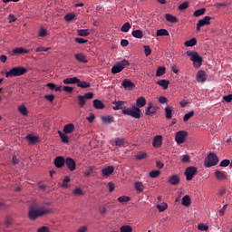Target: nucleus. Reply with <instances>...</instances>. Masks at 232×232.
<instances>
[{
	"mask_svg": "<svg viewBox=\"0 0 232 232\" xmlns=\"http://www.w3.org/2000/svg\"><path fill=\"white\" fill-rule=\"evenodd\" d=\"M92 173H93V167H90V168L84 172V175H85V177H90Z\"/></svg>",
	"mask_w": 232,
	"mask_h": 232,
	"instance_id": "69168bd1",
	"label": "nucleus"
},
{
	"mask_svg": "<svg viewBox=\"0 0 232 232\" xmlns=\"http://www.w3.org/2000/svg\"><path fill=\"white\" fill-rule=\"evenodd\" d=\"M114 142L116 146H119V148L124 146L125 143L124 139L122 138H115Z\"/></svg>",
	"mask_w": 232,
	"mask_h": 232,
	"instance_id": "8fccbe9b",
	"label": "nucleus"
},
{
	"mask_svg": "<svg viewBox=\"0 0 232 232\" xmlns=\"http://www.w3.org/2000/svg\"><path fill=\"white\" fill-rule=\"evenodd\" d=\"M157 113V108L150 103L148 109L146 110V115H155Z\"/></svg>",
	"mask_w": 232,
	"mask_h": 232,
	"instance_id": "cd10ccee",
	"label": "nucleus"
},
{
	"mask_svg": "<svg viewBox=\"0 0 232 232\" xmlns=\"http://www.w3.org/2000/svg\"><path fill=\"white\" fill-rule=\"evenodd\" d=\"M193 115H195L194 111H191L188 113H186L183 117V121L188 122V121H189L191 119V117H193Z\"/></svg>",
	"mask_w": 232,
	"mask_h": 232,
	"instance_id": "a18cd8bd",
	"label": "nucleus"
},
{
	"mask_svg": "<svg viewBox=\"0 0 232 232\" xmlns=\"http://www.w3.org/2000/svg\"><path fill=\"white\" fill-rule=\"evenodd\" d=\"M121 86H123L124 90H135V83H133L130 79H124L121 82Z\"/></svg>",
	"mask_w": 232,
	"mask_h": 232,
	"instance_id": "9b49d317",
	"label": "nucleus"
},
{
	"mask_svg": "<svg viewBox=\"0 0 232 232\" xmlns=\"http://www.w3.org/2000/svg\"><path fill=\"white\" fill-rule=\"evenodd\" d=\"M49 213H52L51 208L39 207V203H37V200L35 199H33L31 201V205L29 207V213H28V217L30 220H35V218L39 217H43V215H48Z\"/></svg>",
	"mask_w": 232,
	"mask_h": 232,
	"instance_id": "f03ea898",
	"label": "nucleus"
},
{
	"mask_svg": "<svg viewBox=\"0 0 232 232\" xmlns=\"http://www.w3.org/2000/svg\"><path fill=\"white\" fill-rule=\"evenodd\" d=\"M74 58L76 59V61H78V63H88V60L86 59V55H84V53H82L74 54Z\"/></svg>",
	"mask_w": 232,
	"mask_h": 232,
	"instance_id": "aec40b11",
	"label": "nucleus"
},
{
	"mask_svg": "<svg viewBox=\"0 0 232 232\" xmlns=\"http://www.w3.org/2000/svg\"><path fill=\"white\" fill-rule=\"evenodd\" d=\"M218 164V156L215 153H209L204 161L205 168H213Z\"/></svg>",
	"mask_w": 232,
	"mask_h": 232,
	"instance_id": "423d86ee",
	"label": "nucleus"
},
{
	"mask_svg": "<svg viewBox=\"0 0 232 232\" xmlns=\"http://www.w3.org/2000/svg\"><path fill=\"white\" fill-rule=\"evenodd\" d=\"M157 37L168 36L169 35V32L166 29H159L156 33Z\"/></svg>",
	"mask_w": 232,
	"mask_h": 232,
	"instance_id": "f704fd0d",
	"label": "nucleus"
},
{
	"mask_svg": "<svg viewBox=\"0 0 232 232\" xmlns=\"http://www.w3.org/2000/svg\"><path fill=\"white\" fill-rule=\"evenodd\" d=\"M13 53H14V55H19L21 53H30V51H28L23 47H18V48H14L13 50Z\"/></svg>",
	"mask_w": 232,
	"mask_h": 232,
	"instance_id": "a878e982",
	"label": "nucleus"
},
{
	"mask_svg": "<svg viewBox=\"0 0 232 232\" xmlns=\"http://www.w3.org/2000/svg\"><path fill=\"white\" fill-rule=\"evenodd\" d=\"M75 131V125L73 123H68L63 126V133L70 135Z\"/></svg>",
	"mask_w": 232,
	"mask_h": 232,
	"instance_id": "ddd939ff",
	"label": "nucleus"
},
{
	"mask_svg": "<svg viewBox=\"0 0 232 232\" xmlns=\"http://www.w3.org/2000/svg\"><path fill=\"white\" fill-rule=\"evenodd\" d=\"M186 137H188V131L179 130L176 133L175 140L177 144H184L186 140Z\"/></svg>",
	"mask_w": 232,
	"mask_h": 232,
	"instance_id": "6e6552de",
	"label": "nucleus"
},
{
	"mask_svg": "<svg viewBox=\"0 0 232 232\" xmlns=\"http://www.w3.org/2000/svg\"><path fill=\"white\" fill-rule=\"evenodd\" d=\"M227 209V204H225L223 208L219 210V217H224V213H226V210Z\"/></svg>",
	"mask_w": 232,
	"mask_h": 232,
	"instance_id": "e2e57ef3",
	"label": "nucleus"
},
{
	"mask_svg": "<svg viewBox=\"0 0 232 232\" xmlns=\"http://www.w3.org/2000/svg\"><path fill=\"white\" fill-rule=\"evenodd\" d=\"M157 209L160 211V213H162L163 211H166V209H168V204L162 203L161 205H157Z\"/></svg>",
	"mask_w": 232,
	"mask_h": 232,
	"instance_id": "3c124183",
	"label": "nucleus"
},
{
	"mask_svg": "<svg viewBox=\"0 0 232 232\" xmlns=\"http://www.w3.org/2000/svg\"><path fill=\"white\" fill-rule=\"evenodd\" d=\"M185 46H195L197 44V38H191L184 43Z\"/></svg>",
	"mask_w": 232,
	"mask_h": 232,
	"instance_id": "a19ab883",
	"label": "nucleus"
},
{
	"mask_svg": "<svg viewBox=\"0 0 232 232\" xmlns=\"http://www.w3.org/2000/svg\"><path fill=\"white\" fill-rule=\"evenodd\" d=\"M64 164H66V160H64V157L58 156L54 159V166L56 168H63Z\"/></svg>",
	"mask_w": 232,
	"mask_h": 232,
	"instance_id": "f8f14e48",
	"label": "nucleus"
},
{
	"mask_svg": "<svg viewBox=\"0 0 232 232\" xmlns=\"http://www.w3.org/2000/svg\"><path fill=\"white\" fill-rule=\"evenodd\" d=\"M181 204L186 208H189V206H191V198H189L188 195H186L182 198Z\"/></svg>",
	"mask_w": 232,
	"mask_h": 232,
	"instance_id": "393cba45",
	"label": "nucleus"
},
{
	"mask_svg": "<svg viewBox=\"0 0 232 232\" xmlns=\"http://www.w3.org/2000/svg\"><path fill=\"white\" fill-rule=\"evenodd\" d=\"M135 189L138 190L139 193H142V191H144V185L142 184V182H136Z\"/></svg>",
	"mask_w": 232,
	"mask_h": 232,
	"instance_id": "49530a36",
	"label": "nucleus"
},
{
	"mask_svg": "<svg viewBox=\"0 0 232 232\" xmlns=\"http://www.w3.org/2000/svg\"><path fill=\"white\" fill-rule=\"evenodd\" d=\"M44 99L46 101H49V102H53L54 99H55V96L53 94H46L44 96Z\"/></svg>",
	"mask_w": 232,
	"mask_h": 232,
	"instance_id": "13d9d810",
	"label": "nucleus"
},
{
	"mask_svg": "<svg viewBox=\"0 0 232 232\" xmlns=\"http://www.w3.org/2000/svg\"><path fill=\"white\" fill-rule=\"evenodd\" d=\"M37 232H50V228L48 227H41L37 229Z\"/></svg>",
	"mask_w": 232,
	"mask_h": 232,
	"instance_id": "338daca9",
	"label": "nucleus"
},
{
	"mask_svg": "<svg viewBox=\"0 0 232 232\" xmlns=\"http://www.w3.org/2000/svg\"><path fill=\"white\" fill-rule=\"evenodd\" d=\"M206 14V8H200L194 12L195 17H200V15H204Z\"/></svg>",
	"mask_w": 232,
	"mask_h": 232,
	"instance_id": "c03bdc74",
	"label": "nucleus"
},
{
	"mask_svg": "<svg viewBox=\"0 0 232 232\" xmlns=\"http://www.w3.org/2000/svg\"><path fill=\"white\" fill-rule=\"evenodd\" d=\"M165 19L168 23H179V18L171 14H166Z\"/></svg>",
	"mask_w": 232,
	"mask_h": 232,
	"instance_id": "4be33fe9",
	"label": "nucleus"
},
{
	"mask_svg": "<svg viewBox=\"0 0 232 232\" xmlns=\"http://www.w3.org/2000/svg\"><path fill=\"white\" fill-rule=\"evenodd\" d=\"M160 176V170H152L149 173V177L150 179H157V177Z\"/></svg>",
	"mask_w": 232,
	"mask_h": 232,
	"instance_id": "09e8293b",
	"label": "nucleus"
},
{
	"mask_svg": "<svg viewBox=\"0 0 232 232\" xmlns=\"http://www.w3.org/2000/svg\"><path fill=\"white\" fill-rule=\"evenodd\" d=\"M26 139H27V140L29 141L30 144H35V142H37V140H38L37 137L32 136L30 134H28L26 136Z\"/></svg>",
	"mask_w": 232,
	"mask_h": 232,
	"instance_id": "de8ad7c7",
	"label": "nucleus"
},
{
	"mask_svg": "<svg viewBox=\"0 0 232 232\" xmlns=\"http://www.w3.org/2000/svg\"><path fill=\"white\" fill-rule=\"evenodd\" d=\"M187 57H190V61L193 63L194 68H200L202 66V58L198 52L187 51Z\"/></svg>",
	"mask_w": 232,
	"mask_h": 232,
	"instance_id": "7ed1b4c3",
	"label": "nucleus"
},
{
	"mask_svg": "<svg viewBox=\"0 0 232 232\" xmlns=\"http://www.w3.org/2000/svg\"><path fill=\"white\" fill-rule=\"evenodd\" d=\"M166 73V67H159L156 71V77H162Z\"/></svg>",
	"mask_w": 232,
	"mask_h": 232,
	"instance_id": "58836bf2",
	"label": "nucleus"
},
{
	"mask_svg": "<svg viewBox=\"0 0 232 232\" xmlns=\"http://www.w3.org/2000/svg\"><path fill=\"white\" fill-rule=\"evenodd\" d=\"M64 19L67 23H70V21H73V19H75V13L66 14Z\"/></svg>",
	"mask_w": 232,
	"mask_h": 232,
	"instance_id": "79ce46f5",
	"label": "nucleus"
},
{
	"mask_svg": "<svg viewBox=\"0 0 232 232\" xmlns=\"http://www.w3.org/2000/svg\"><path fill=\"white\" fill-rule=\"evenodd\" d=\"M92 104L95 110H104V103L99 99L93 100Z\"/></svg>",
	"mask_w": 232,
	"mask_h": 232,
	"instance_id": "412c9836",
	"label": "nucleus"
},
{
	"mask_svg": "<svg viewBox=\"0 0 232 232\" xmlns=\"http://www.w3.org/2000/svg\"><path fill=\"white\" fill-rule=\"evenodd\" d=\"M72 195H75L76 197H81V196L84 195V192L82 191V189H81V188H76L73 190Z\"/></svg>",
	"mask_w": 232,
	"mask_h": 232,
	"instance_id": "864d4df0",
	"label": "nucleus"
},
{
	"mask_svg": "<svg viewBox=\"0 0 232 232\" xmlns=\"http://www.w3.org/2000/svg\"><path fill=\"white\" fill-rule=\"evenodd\" d=\"M18 111L19 113H21V115H24V117L25 115H28V109L24 105L18 106Z\"/></svg>",
	"mask_w": 232,
	"mask_h": 232,
	"instance_id": "e433bc0d",
	"label": "nucleus"
},
{
	"mask_svg": "<svg viewBox=\"0 0 232 232\" xmlns=\"http://www.w3.org/2000/svg\"><path fill=\"white\" fill-rule=\"evenodd\" d=\"M158 86H160L163 88V90H168V87L169 86V81L168 80H160L156 82Z\"/></svg>",
	"mask_w": 232,
	"mask_h": 232,
	"instance_id": "5701e85b",
	"label": "nucleus"
},
{
	"mask_svg": "<svg viewBox=\"0 0 232 232\" xmlns=\"http://www.w3.org/2000/svg\"><path fill=\"white\" fill-rule=\"evenodd\" d=\"M77 34L80 35V37H88V35H90V30H88V29H79L77 31Z\"/></svg>",
	"mask_w": 232,
	"mask_h": 232,
	"instance_id": "7c9ffc66",
	"label": "nucleus"
},
{
	"mask_svg": "<svg viewBox=\"0 0 232 232\" xmlns=\"http://www.w3.org/2000/svg\"><path fill=\"white\" fill-rule=\"evenodd\" d=\"M146 104V98L140 97L136 100V106H132L130 108H124L122 111L123 115H129L130 117H133L134 119H140L142 117V111L140 108H144Z\"/></svg>",
	"mask_w": 232,
	"mask_h": 232,
	"instance_id": "f257e3e1",
	"label": "nucleus"
},
{
	"mask_svg": "<svg viewBox=\"0 0 232 232\" xmlns=\"http://www.w3.org/2000/svg\"><path fill=\"white\" fill-rule=\"evenodd\" d=\"M131 34L136 39H142V37H144V33H142V30H140V29H137V30L132 31Z\"/></svg>",
	"mask_w": 232,
	"mask_h": 232,
	"instance_id": "bb28decb",
	"label": "nucleus"
},
{
	"mask_svg": "<svg viewBox=\"0 0 232 232\" xmlns=\"http://www.w3.org/2000/svg\"><path fill=\"white\" fill-rule=\"evenodd\" d=\"M187 8H189V2H184L179 5V10H187Z\"/></svg>",
	"mask_w": 232,
	"mask_h": 232,
	"instance_id": "5fc2aeb1",
	"label": "nucleus"
},
{
	"mask_svg": "<svg viewBox=\"0 0 232 232\" xmlns=\"http://www.w3.org/2000/svg\"><path fill=\"white\" fill-rule=\"evenodd\" d=\"M46 34H47L46 29L41 28L38 33V35L39 37H46Z\"/></svg>",
	"mask_w": 232,
	"mask_h": 232,
	"instance_id": "680f3d73",
	"label": "nucleus"
},
{
	"mask_svg": "<svg viewBox=\"0 0 232 232\" xmlns=\"http://www.w3.org/2000/svg\"><path fill=\"white\" fill-rule=\"evenodd\" d=\"M169 182L172 186H178V184L180 182V178L178 175H172L169 177Z\"/></svg>",
	"mask_w": 232,
	"mask_h": 232,
	"instance_id": "a211bd4d",
	"label": "nucleus"
},
{
	"mask_svg": "<svg viewBox=\"0 0 232 232\" xmlns=\"http://www.w3.org/2000/svg\"><path fill=\"white\" fill-rule=\"evenodd\" d=\"M130 28H131V24H130L129 22H126L121 28V32L123 33H128L130 32Z\"/></svg>",
	"mask_w": 232,
	"mask_h": 232,
	"instance_id": "4c0bfd02",
	"label": "nucleus"
},
{
	"mask_svg": "<svg viewBox=\"0 0 232 232\" xmlns=\"http://www.w3.org/2000/svg\"><path fill=\"white\" fill-rule=\"evenodd\" d=\"M165 115L166 119H171V117H173V108L167 106L165 108Z\"/></svg>",
	"mask_w": 232,
	"mask_h": 232,
	"instance_id": "473e14b6",
	"label": "nucleus"
},
{
	"mask_svg": "<svg viewBox=\"0 0 232 232\" xmlns=\"http://www.w3.org/2000/svg\"><path fill=\"white\" fill-rule=\"evenodd\" d=\"M208 24H211V16H205L198 20L197 23V31L200 32V28H202V26H208Z\"/></svg>",
	"mask_w": 232,
	"mask_h": 232,
	"instance_id": "1a4fd4ad",
	"label": "nucleus"
},
{
	"mask_svg": "<svg viewBox=\"0 0 232 232\" xmlns=\"http://www.w3.org/2000/svg\"><path fill=\"white\" fill-rule=\"evenodd\" d=\"M77 82H79V78L77 77L66 78L63 80V84H77Z\"/></svg>",
	"mask_w": 232,
	"mask_h": 232,
	"instance_id": "b1692460",
	"label": "nucleus"
},
{
	"mask_svg": "<svg viewBox=\"0 0 232 232\" xmlns=\"http://www.w3.org/2000/svg\"><path fill=\"white\" fill-rule=\"evenodd\" d=\"M123 106H124V102L118 101L116 102V105L114 107H112V110H114L115 111H117V110H122V111H124V108H126V107H123Z\"/></svg>",
	"mask_w": 232,
	"mask_h": 232,
	"instance_id": "2f4dec72",
	"label": "nucleus"
},
{
	"mask_svg": "<svg viewBox=\"0 0 232 232\" xmlns=\"http://www.w3.org/2000/svg\"><path fill=\"white\" fill-rule=\"evenodd\" d=\"M115 171V168L113 166H109L102 169V175L103 177H110Z\"/></svg>",
	"mask_w": 232,
	"mask_h": 232,
	"instance_id": "4468645a",
	"label": "nucleus"
},
{
	"mask_svg": "<svg viewBox=\"0 0 232 232\" xmlns=\"http://www.w3.org/2000/svg\"><path fill=\"white\" fill-rule=\"evenodd\" d=\"M146 157H148V153L144 152V151H140L135 155V159L137 160H144V159H146Z\"/></svg>",
	"mask_w": 232,
	"mask_h": 232,
	"instance_id": "72a5a7b5",
	"label": "nucleus"
},
{
	"mask_svg": "<svg viewBox=\"0 0 232 232\" xmlns=\"http://www.w3.org/2000/svg\"><path fill=\"white\" fill-rule=\"evenodd\" d=\"M102 122L103 124H111V122H115V118L113 116H102L101 117Z\"/></svg>",
	"mask_w": 232,
	"mask_h": 232,
	"instance_id": "6ab92c4d",
	"label": "nucleus"
},
{
	"mask_svg": "<svg viewBox=\"0 0 232 232\" xmlns=\"http://www.w3.org/2000/svg\"><path fill=\"white\" fill-rule=\"evenodd\" d=\"M82 97L83 99H93V92H86Z\"/></svg>",
	"mask_w": 232,
	"mask_h": 232,
	"instance_id": "774afa93",
	"label": "nucleus"
},
{
	"mask_svg": "<svg viewBox=\"0 0 232 232\" xmlns=\"http://www.w3.org/2000/svg\"><path fill=\"white\" fill-rule=\"evenodd\" d=\"M196 79H197L198 82H206V81H207L206 72L198 71L197 73Z\"/></svg>",
	"mask_w": 232,
	"mask_h": 232,
	"instance_id": "dca6fc26",
	"label": "nucleus"
},
{
	"mask_svg": "<svg viewBox=\"0 0 232 232\" xmlns=\"http://www.w3.org/2000/svg\"><path fill=\"white\" fill-rule=\"evenodd\" d=\"M197 173H198V171L197 170L196 167H188L185 169V177L187 180H193V179L195 178V175H197Z\"/></svg>",
	"mask_w": 232,
	"mask_h": 232,
	"instance_id": "0eeeda50",
	"label": "nucleus"
},
{
	"mask_svg": "<svg viewBox=\"0 0 232 232\" xmlns=\"http://www.w3.org/2000/svg\"><path fill=\"white\" fill-rule=\"evenodd\" d=\"M144 53L146 55V57H149V55H151V48L150 47V45H144Z\"/></svg>",
	"mask_w": 232,
	"mask_h": 232,
	"instance_id": "6e6d98bb",
	"label": "nucleus"
},
{
	"mask_svg": "<svg viewBox=\"0 0 232 232\" xmlns=\"http://www.w3.org/2000/svg\"><path fill=\"white\" fill-rule=\"evenodd\" d=\"M229 164H231V161H229V160H223L219 166L220 168H227V166H229Z\"/></svg>",
	"mask_w": 232,
	"mask_h": 232,
	"instance_id": "4d7b16f0",
	"label": "nucleus"
},
{
	"mask_svg": "<svg viewBox=\"0 0 232 232\" xmlns=\"http://www.w3.org/2000/svg\"><path fill=\"white\" fill-rule=\"evenodd\" d=\"M126 66H130V61L123 59L120 62H117L111 68V73H121V72H122Z\"/></svg>",
	"mask_w": 232,
	"mask_h": 232,
	"instance_id": "39448f33",
	"label": "nucleus"
},
{
	"mask_svg": "<svg viewBox=\"0 0 232 232\" xmlns=\"http://www.w3.org/2000/svg\"><path fill=\"white\" fill-rule=\"evenodd\" d=\"M152 146H153V148H160V146H162V136L161 135H157L154 137L153 141H152Z\"/></svg>",
	"mask_w": 232,
	"mask_h": 232,
	"instance_id": "2eb2a0df",
	"label": "nucleus"
},
{
	"mask_svg": "<svg viewBox=\"0 0 232 232\" xmlns=\"http://www.w3.org/2000/svg\"><path fill=\"white\" fill-rule=\"evenodd\" d=\"M76 84H77L78 88H82V89L90 88V86H91L90 82H84V81H81L80 79H78V82H77Z\"/></svg>",
	"mask_w": 232,
	"mask_h": 232,
	"instance_id": "c756f323",
	"label": "nucleus"
},
{
	"mask_svg": "<svg viewBox=\"0 0 232 232\" xmlns=\"http://www.w3.org/2000/svg\"><path fill=\"white\" fill-rule=\"evenodd\" d=\"M75 43H78V44H84L88 43V40L80 38V37H76Z\"/></svg>",
	"mask_w": 232,
	"mask_h": 232,
	"instance_id": "bf43d9fd",
	"label": "nucleus"
},
{
	"mask_svg": "<svg viewBox=\"0 0 232 232\" xmlns=\"http://www.w3.org/2000/svg\"><path fill=\"white\" fill-rule=\"evenodd\" d=\"M130 200H131V198H130V197H128V196H121V197L118 198V201L121 204H126V202H130Z\"/></svg>",
	"mask_w": 232,
	"mask_h": 232,
	"instance_id": "37998d69",
	"label": "nucleus"
},
{
	"mask_svg": "<svg viewBox=\"0 0 232 232\" xmlns=\"http://www.w3.org/2000/svg\"><path fill=\"white\" fill-rule=\"evenodd\" d=\"M223 101H225V102H231L232 101V94H228V95H226V96H223Z\"/></svg>",
	"mask_w": 232,
	"mask_h": 232,
	"instance_id": "0e129e2a",
	"label": "nucleus"
},
{
	"mask_svg": "<svg viewBox=\"0 0 232 232\" xmlns=\"http://www.w3.org/2000/svg\"><path fill=\"white\" fill-rule=\"evenodd\" d=\"M198 228L199 229V231H208V229H209V227H208V226L200 223L198 226Z\"/></svg>",
	"mask_w": 232,
	"mask_h": 232,
	"instance_id": "052dcab7",
	"label": "nucleus"
},
{
	"mask_svg": "<svg viewBox=\"0 0 232 232\" xmlns=\"http://www.w3.org/2000/svg\"><path fill=\"white\" fill-rule=\"evenodd\" d=\"M65 166H67L70 171H75V169H77V164L75 163V160L72 158H67L65 160Z\"/></svg>",
	"mask_w": 232,
	"mask_h": 232,
	"instance_id": "9d476101",
	"label": "nucleus"
},
{
	"mask_svg": "<svg viewBox=\"0 0 232 232\" xmlns=\"http://www.w3.org/2000/svg\"><path fill=\"white\" fill-rule=\"evenodd\" d=\"M28 72V69L21 66L13 67L8 72H5L6 79L9 77H21V75H24Z\"/></svg>",
	"mask_w": 232,
	"mask_h": 232,
	"instance_id": "20e7f679",
	"label": "nucleus"
},
{
	"mask_svg": "<svg viewBox=\"0 0 232 232\" xmlns=\"http://www.w3.org/2000/svg\"><path fill=\"white\" fill-rule=\"evenodd\" d=\"M71 179L69 178V176H65L63 180V184L61 185L62 188H70V185H68V182H70Z\"/></svg>",
	"mask_w": 232,
	"mask_h": 232,
	"instance_id": "603ef678",
	"label": "nucleus"
},
{
	"mask_svg": "<svg viewBox=\"0 0 232 232\" xmlns=\"http://www.w3.org/2000/svg\"><path fill=\"white\" fill-rule=\"evenodd\" d=\"M215 177L218 180H227V175L225 171L216 170Z\"/></svg>",
	"mask_w": 232,
	"mask_h": 232,
	"instance_id": "f3484780",
	"label": "nucleus"
},
{
	"mask_svg": "<svg viewBox=\"0 0 232 232\" xmlns=\"http://www.w3.org/2000/svg\"><path fill=\"white\" fill-rule=\"evenodd\" d=\"M120 232H133V227L130 225H123L120 227Z\"/></svg>",
	"mask_w": 232,
	"mask_h": 232,
	"instance_id": "c9c22d12",
	"label": "nucleus"
},
{
	"mask_svg": "<svg viewBox=\"0 0 232 232\" xmlns=\"http://www.w3.org/2000/svg\"><path fill=\"white\" fill-rule=\"evenodd\" d=\"M58 135L63 144H68V142H70V139L66 136V133H63L61 130H58Z\"/></svg>",
	"mask_w": 232,
	"mask_h": 232,
	"instance_id": "c85d7f7f",
	"label": "nucleus"
},
{
	"mask_svg": "<svg viewBox=\"0 0 232 232\" xmlns=\"http://www.w3.org/2000/svg\"><path fill=\"white\" fill-rule=\"evenodd\" d=\"M78 104L80 108H83L84 104H86V99L82 95L78 96Z\"/></svg>",
	"mask_w": 232,
	"mask_h": 232,
	"instance_id": "ea45409f",
	"label": "nucleus"
}]
</instances>
